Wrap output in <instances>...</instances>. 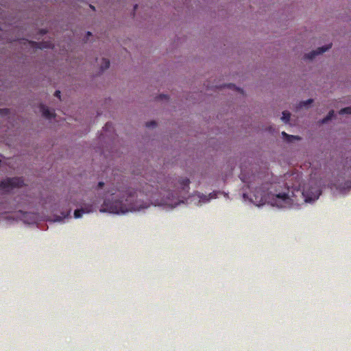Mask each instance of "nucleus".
<instances>
[{
	"label": "nucleus",
	"mask_w": 351,
	"mask_h": 351,
	"mask_svg": "<svg viewBox=\"0 0 351 351\" xmlns=\"http://www.w3.org/2000/svg\"><path fill=\"white\" fill-rule=\"evenodd\" d=\"M143 176L148 182L143 186L142 191L117 184L108 193L112 195L119 193V198L104 199L99 211L115 214L136 211L149 207L150 202L174 208L183 202L182 199L189 190L190 180L187 178H166L156 171L145 172Z\"/></svg>",
	"instance_id": "1"
},
{
	"label": "nucleus",
	"mask_w": 351,
	"mask_h": 351,
	"mask_svg": "<svg viewBox=\"0 0 351 351\" xmlns=\"http://www.w3.org/2000/svg\"><path fill=\"white\" fill-rule=\"evenodd\" d=\"M289 177L297 179L296 184L289 186L286 184L285 191L278 192L272 195V205L285 208L294 204H299L301 202H308L318 199L321 194L320 190L317 187H312L309 190L302 189L300 182L299 174L289 175Z\"/></svg>",
	"instance_id": "2"
},
{
	"label": "nucleus",
	"mask_w": 351,
	"mask_h": 351,
	"mask_svg": "<svg viewBox=\"0 0 351 351\" xmlns=\"http://www.w3.org/2000/svg\"><path fill=\"white\" fill-rule=\"evenodd\" d=\"M241 180L247 184V188L251 191L250 200L257 206L263 205L270 199L268 193L269 184L263 183L259 174L252 173L248 175L242 166L241 167Z\"/></svg>",
	"instance_id": "3"
},
{
	"label": "nucleus",
	"mask_w": 351,
	"mask_h": 351,
	"mask_svg": "<svg viewBox=\"0 0 351 351\" xmlns=\"http://www.w3.org/2000/svg\"><path fill=\"white\" fill-rule=\"evenodd\" d=\"M23 184V180L21 178H8L0 182V189L5 192H10L15 188L21 187Z\"/></svg>",
	"instance_id": "4"
},
{
	"label": "nucleus",
	"mask_w": 351,
	"mask_h": 351,
	"mask_svg": "<svg viewBox=\"0 0 351 351\" xmlns=\"http://www.w3.org/2000/svg\"><path fill=\"white\" fill-rule=\"evenodd\" d=\"M332 47V43L318 47L317 49L313 50L308 53H305L304 56V59H308L310 60H313L317 56L320 55L325 51H328L329 49H330Z\"/></svg>",
	"instance_id": "5"
},
{
	"label": "nucleus",
	"mask_w": 351,
	"mask_h": 351,
	"mask_svg": "<svg viewBox=\"0 0 351 351\" xmlns=\"http://www.w3.org/2000/svg\"><path fill=\"white\" fill-rule=\"evenodd\" d=\"M97 207L93 204H84L80 209L74 211V217L77 219L82 216L83 214L90 213L96 211Z\"/></svg>",
	"instance_id": "6"
},
{
	"label": "nucleus",
	"mask_w": 351,
	"mask_h": 351,
	"mask_svg": "<svg viewBox=\"0 0 351 351\" xmlns=\"http://www.w3.org/2000/svg\"><path fill=\"white\" fill-rule=\"evenodd\" d=\"M40 112L42 114V116L47 119H55L56 117V114L53 109H50L48 106L43 104H40L38 106Z\"/></svg>",
	"instance_id": "7"
},
{
	"label": "nucleus",
	"mask_w": 351,
	"mask_h": 351,
	"mask_svg": "<svg viewBox=\"0 0 351 351\" xmlns=\"http://www.w3.org/2000/svg\"><path fill=\"white\" fill-rule=\"evenodd\" d=\"M17 40L21 44H23L24 45H26L27 43H28L32 47L36 48V49H40L39 43H38V42L33 41V40H29L25 39V38H19Z\"/></svg>",
	"instance_id": "8"
},
{
	"label": "nucleus",
	"mask_w": 351,
	"mask_h": 351,
	"mask_svg": "<svg viewBox=\"0 0 351 351\" xmlns=\"http://www.w3.org/2000/svg\"><path fill=\"white\" fill-rule=\"evenodd\" d=\"M216 197H217V193L213 192V193H210L208 195V196L205 195H200L199 196V202L202 203H206V202H209V200L210 199H215Z\"/></svg>",
	"instance_id": "9"
},
{
	"label": "nucleus",
	"mask_w": 351,
	"mask_h": 351,
	"mask_svg": "<svg viewBox=\"0 0 351 351\" xmlns=\"http://www.w3.org/2000/svg\"><path fill=\"white\" fill-rule=\"evenodd\" d=\"M314 100L313 99H308L306 101H300L296 106L297 110H300L302 108H308L310 105L313 104Z\"/></svg>",
	"instance_id": "10"
},
{
	"label": "nucleus",
	"mask_w": 351,
	"mask_h": 351,
	"mask_svg": "<svg viewBox=\"0 0 351 351\" xmlns=\"http://www.w3.org/2000/svg\"><path fill=\"white\" fill-rule=\"evenodd\" d=\"M333 117H335V111L331 110L329 111L327 116L320 121V123L325 124L330 121Z\"/></svg>",
	"instance_id": "11"
},
{
	"label": "nucleus",
	"mask_w": 351,
	"mask_h": 351,
	"mask_svg": "<svg viewBox=\"0 0 351 351\" xmlns=\"http://www.w3.org/2000/svg\"><path fill=\"white\" fill-rule=\"evenodd\" d=\"M40 49H53L54 45L50 41H42L39 43Z\"/></svg>",
	"instance_id": "12"
},
{
	"label": "nucleus",
	"mask_w": 351,
	"mask_h": 351,
	"mask_svg": "<svg viewBox=\"0 0 351 351\" xmlns=\"http://www.w3.org/2000/svg\"><path fill=\"white\" fill-rule=\"evenodd\" d=\"M226 88L234 89V90H237V92L241 93L243 95H245V93L242 88L237 86L235 84H234L232 83L226 84Z\"/></svg>",
	"instance_id": "13"
},
{
	"label": "nucleus",
	"mask_w": 351,
	"mask_h": 351,
	"mask_svg": "<svg viewBox=\"0 0 351 351\" xmlns=\"http://www.w3.org/2000/svg\"><path fill=\"white\" fill-rule=\"evenodd\" d=\"M101 61H102V63H101V65L100 67L101 70L104 71V70L108 69L110 67V60L107 58H103Z\"/></svg>",
	"instance_id": "14"
},
{
	"label": "nucleus",
	"mask_w": 351,
	"mask_h": 351,
	"mask_svg": "<svg viewBox=\"0 0 351 351\" xmlns=\"http://www.w3.org/2000/svg\"><path fill=\"white\" fill-rule=\"evenodd\" d=\"M284 136L285 140H286L288 142H291L293 139L299 140L300 138L298 136H293V135H289L287 133L284 132L282 133Z\"/></svg>",
	"instance_id": "15"
},
{
	"label": "nucleus",
	"mask_w": 351,
	"mask_h": 351,
	"mask_svg": "<svg viewBox=\"0 0 351 351\" xmlns=\"http://www.w3.org/2000/svg\"><path fill=\"white\" fill-rule=\"evenodd\" d=\"M290 118H291V113L288 111H284L282 112V119L287 123L288 121H289L290 120Z\"/></svg>",
	"instance_id": "16"
},
{
	"label": "nucleus",
	"mask_w": 351,
	"mask_h": 351,
	"mask_svg": "<svg viewBox=\"0 0 351 351\" xmlns=\"http://www.w3.org/2000/svg\"><path fill=\"white\" fill-rule=\"evenodd\" d=\"M339 113L340 114H351V106H348V107L343 108L341 109V110L339 111Z\"/></svg>",
	"instance_id": "17"
},
{
	"label": "nucleus",
	"mask_w": 351,
	"mask_h": 351,
	"mask_svg": "<svg viewBox=\"0 0 351 351\" xmlns=\"http://www.w3.org/2000/svg\"><path fill=\"white\" fill-rule=\"evenodd\" d=\"M10 113V110L9 108H2L0 109V115L6 116Z\"/></svg>",
	"instance_id": "18"
},
{
	"label": "nucleus",
	"mask_w": 351,
	"mask_h": 351,
	"mask_svg": "<svg viewBox=\"0 0 351 351\" xmlns=\"http://www.w3.org/2000/svg\"><path fill=\"white\" fill-rule=\"evenodd\" d=\"M145 125L147 127H149V126L156 127L157 125V123L156 121H151L147 122L145 123Z\"/></svg>",
	"instance_id": "19"
},
{
	"label": "nucleus",
	"mask_w": 351,
	"mask_h": 351,
	"mask_svg": "<svg viewBox=\"0 0 351 351\" xmlns=\"http://www.w3.org/2000/svg\"><path fill=\"white\" fill-rule=\"evenodd\" d=\"M21 202H19L18 201V202H17V203H16V204H14V206H11V207H10V208H11V209H14V210H15V209L20 208V207H21Z\"/></svg>",
	"instance_id": "20"
},
{
	"label": "nucleus",
	"mask_w": 351,
	"mask_h": 351,
	"mask_svg": "<svg viewBox=\"0 0 351 351\" xmlns=\"http://www.w3.org/2000/svg\"><path fill=\"white\" fill-rule=\"evenodd\" d=\"M158 98H160V99H166V100L169 99V97L168 95H164V94L159 95Z\"/></svg>",
	"instance_id": "21"
},
{
	"label": "nucleus",
	"mask_w": 351,
	"mask_h": 351,
	"mask_svg": "<svg viewBox=\"0 0 351 351\" xmlns=\"http://www.w3.org/2000/svg\"><path fill=\"white\" fill-rule=\"evenodd\" d=\"M343 188L348 189H351V180L346 182L345 186Z\"/></svg>",
	"instance_id": "22"
},
{
	"label": "nucleus",
	"mask_w": 351,
	"mask_h": 351,
	"mask_svg": "<svg viewBox=\"0 0 351 351\" xmlns=\"http://www.w3.org/2000/svg\"><path fill=\"white\" fill-rule=\"evenodd\" d=\"M48 32V30L46 29H40L38 32V34H40V35H45L46 34H47Z\"/></svg>",
	"instance_id": "23"
},
{
	"label": "nucleus",
	"mask_w": 351,
	"mask_h": 351,
	"mask_svg": "<svg viewBox=\"0 0 351 351\" xmlns=\"http://www.w3.org/2000/svg\"><path fill=\"white\" fill-rule=\"evenodd\" d=\"M93 34H92V33L90 32H87L86 37H85V38L84 40V42L86 43L88 41V37L91 36Z\"/></svg>",
	"instance_id": "24"
},
{
	"label": "nucleus",
	"mask_w": 351,
	"mask_h": 351,
	"mask_svg": "<svg viewBox=\"0 0 351 351\" xmlns=\"http://www.w3.org/2000/svg\"><path fill=\"white\" fill-rule=\"evenodd\" d=\"M215 88L217 89H219V90H222L223 88H226V84H222L220 86H215Z\"/></svg>",
	"instance_id": "25"
},
{
	"label": "nucleus",
	"mask_w": 351,
	"mask_h": 351,
	"mask_svg": "<svg viewBox=\"0 0 351 351\" xmlns=\"http://www.w3.org/2000/svg\"><path fill=\"white\" fill-rule=\"evenodd\" d=\"M60 90H56L54 93V96L58 97V98H60Z\"/></svg>",
	"instance_id": "26"
},
{
	"label": "nucleus",
	"mask_w": 351,
	"mask_h": 351,
	"mask_svg": "<svg viewBox=\"0 0 351 351\" xmlns=\"http://www.w3.org/2000/svg\"><path fill=\"white\" fill-rule=\"evenodd\" d=\"M104 183L103 182H99L98 183L97 186H98V188L101 189V188H102L104 186Z\"/></svg>",
	"instance_id": "27"
},
{
	"label": "nucleus",
	"mask_w": 351,
	"mask_h": 351,
	"mask_svg": "<svg viewBox=\"0 0 351 351\" xmlns=\"http://www.w3.org/2000/svg\"><path fill=\"white\" fill-rule=\"evenodd\" d=\"M89 6H90V8L93 10L95 11V6H93V5H90Z\"/></svg>",
	"instance_id": "28"
},
{
	"label": "nucleus",
	"mask_w": 351,
	"mask_h": 351,
	"mask_svg": "<svg viewBox=\"0 0 351 351\" xmlns=\"http://www.w3.org/2000/svg\"><path fill=\"white\" fill-rule=\"evenodd\" d=\"M138 8V5L136 4L134 6V10L136 11V10Z\"/></svg>",
	"instance_id": "29"
},
{
	"label": "nucleus",
	"mask_w": 351,
	"mask_h": 351,
	"mask_svg": "<svg viewBox=\"0 0 351 351\" xmlns=\"http://www.w3.org/2000/svg\"><path fill=\"white\" fill-rule=\"evenodd\" d=\"M132 16H135V11H134V10H133Z\"/></svg>",
	"instance_id": "30"
}]
</instances>
